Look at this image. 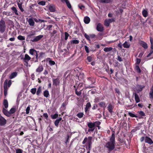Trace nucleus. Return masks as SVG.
<instances>
[{"label": "nucleus", "mask_w": 153, "mask_h": 153, "mask_svg": "<svg viewBox=\"0 0 153 153\" xmlns=\"http://www.w3.org/2000/svg\"><path fill=\"white\" fill-rule=\"evenodd\" d=\"M115 132L113 131H112L111 136L110 138L109 141L106 143L105 146L108 149V150L110 152L114 149L115 148Z\"/></svg>", "instance_id": "1"}, {"label": "nucleus", "mask_w": 153, "mask_h": 153, "mask_svg": "<svg viewBox=\"0 0 153 153\" xmlns=\"http://www.w3.org/2000/svg\"><path fill=\"white\" fill-rule=\"evenodd\" d=\"M6 27L5 21L2 19L0 20V32L3 33L5 31Z\"/></svg>", "instance_id": "2"}, {"label": "nucleus", "mask_w": 153, "mask_h": 153, "mask_svg": "<svg viewBox=\"0 0 153 153\" xmlns=\"http://www.w3.org/2000/svg\"><path fill=\"white\" fill-rule=\"evenodd\" d=\"M87 125L89 128L88 130V132L93 131L95 128V124L92 122H88Z\"/></svg>", "instance_id": "3"}, {"label": "nucleus", "mask_w": 153, "mask_h": 153, "mask_svg": "<svg viewBox=\"0 0 153 153\" xmlns=\"http://www.w3.org/2000/svg\"><path fill=\"white\" fill-rule=\"evenodd\" d=\"M7 120L0 115V126H5L7 123Z\"/></svg>", "instance_id": "4"}, {"label": "nucleus", "mask_w": 153, "mask_h": 153, "mask_svg": "<svg viewBox=\"0 0 153 153\" xmlns=\"http://www.w3.org/2000/svg\"><path fill=\"white\" fill-rule=\"evenodd\" d=\"M7 80L6 79L4 84V95L5 96H6L7 94V91L8 89L7 87Z\"/></svg>", "instance_id": "5"}, {"label": "nucleus", "mask_w": 153, "mask_h": 153, "mask_svg": "<svg viewBox=\"0 0 153 153\" xmlns=\"http://www.w3.org/2000/svg\"><path fill=\"white\" fill-rule=\"evenodd\" d=\"M31 57L27 54H25V57L23 58L22 57L21 59L23 60L24 62H25L27 65L28 64V61L30 59Z\"/></svg>", "instance_id": "6"}, {"label": "nucleus", "mask_w": 153, "mask_h": 153, "mask_svg": "<svg viewBox=\"0 0 153 153\" xmlns=\"http://www.w3.org/2000/svg\"><path fill=\"white\" fill-rule=\"evenodd\" d=\"M96 29L98 31L102 32L104 30V27L101 23H99L97 26Z\"/></svg>", "instance_id": "7"}, {"label": "nucleus", "mask_w": 153, "mask_h": 153, "mask_svg": "<svg viewBox=\"0 0 153 153\" xmlns=\"http://www.w3.org/2000/svg\"><path fill=\"white\" fill-rule=\"evenodd\" d=\"M88 138L89 140L88 141L87 143L86 144L88 146L86 148L87 149L90 150L91 148V140L92 139V137H88Z\"/></svg>", "instance_id": "8"}, {"label": "nucleus", "mask_w": 153, "mask_h": 153, "mask_svg": "<svg viewBox=\"0 0 153 153\" xmlns=\"http://www.w3.org/2000/svg\"><path fill=\"white\" fill-rule=\"evenodd\" d=\"M61 1L63 3H65L68 7L69 9H72L71 5L68 0H61Z\"/></svg>", "instance_id": "9"}, {"label": "nucleus", "mask_w": 153, "mask_h": 153, "mask_svg": "<svg viewBox=\"0 0 153 153\" xmlns=\"http://www.w3.org/2000/svg\"><path fill=\"white\" fill-rule=\"evenodd\" d=\"M139 44L145 49H146L148 48V46L147 44L145 42L142 41H140L139 43Z\"/></svg>", "instance_id": "10"}, {"label": "nucleus", "mask_w": 153, "mask_h": 153, "mask_svg": "<svg viewBox=\"0 0 153 153\" xmlns=\"http://www.w3.org/2000/svg\"><path fill=\"white\" fill-rule=\"evenodd\" d=\"M43 37L42 35H39L38 36L35 37L34 38L31 40V41L33 42H36L39 40L41 39Z\"/></svg>", "instance_id": "11"}, {"label": "nucleus", "mask_w": 153, "mask_h": 153, "mask_svg": "<svg viewBox=\"0 0 153 153\" xmlns=\"http://www.w3.org/2000/svg\"><path fill=\"white\" fill-rule=\"evenodd\" d=\"M145 142L149 144H152L153 143V141L149 137L146 136L145 137Z\"/></svg>", "instance_id": "12"}, {"label": "nucleus", "mask_w": 153, "mask_h": 153, "mask_svg": "<svg viewBox=\"0 0 153 153\" xmlns=\"http://www.w3.org/2000/svg\"><path fill=\"white\" fill-rule=\"evenodd\" d=\"M48 9L51 12H55L56 11V8L55 6L51 4L49 6Z\"/></svg>", "instance_id": "13"}, {"label": "nucleus", "mask_w": 153, "mask_h": 153, "mask_svg": "<svg viewBox=\"0 0 153 153\" xmlns=\"http://www.w3.org/2000/svg\"><path fill=\"white\" fill-rule=\"evenodd\" d=\"M53 84L56 86L59 84V78H57L55 79H53Z\"/></svg>", "instance_id": "14"}, {"label": "nucleus", "mask_w": 153, "mask_h": 153, "mask_svg": "<svg viewBox=\"0 0 153 153\" xmlns=\"http://www.w3.org/2000/svg\"><path fill=\"white\" fill-rule=\"evenodd\" d=\"M44 67L42 65H39L38 68L36 69V72L40 73L43 70Z\"/></svg>", "instance_id": "15"}, {"label": "nucleus", "mask_w": 153, "mask_h": 153, "mask_svg": "<svg viewBox=\"0 0 153 153\" xmlns=\"http://www.w3.org/2000/svg\"><path fill=\"white\" fill-rule=\"evenodd\" d=\"M2 112L7 117H10L9 111H8L5 108H3Z\"/></svg>", "instance_id": "16"}, {"label": "nucleus", "mask_w": 153, "mask_h": 153, "mask_svg": "<svg viewBox=\"0 0 153 153\" xmlns=\"http://www.w3.org/2000/svg\"><path fill=\"white\" fill-rule=\"evenodd\" d=\"M62 120V117H59L54 122V124L55 125L56 127H58L59 126V122L61 120Z\"/></svg>", "instance_id": "17"}, {"label": "nucleus", "mask_w": 153, "mask_h": 153, "mask_svg": "<svg viewBox=\"0 0 153 153\" xmlns=\"http://www.w3.org/2000/svg\"><path fill=\"white\" fill-rule=\"evenodd\" d=\"M74 87L75 88V91L76 94L78 96H80L81 94V91H82V89L81 90L79 91H77V88H76L75 86H74Z\"/></svg>", "instance_id": "18"}, {"label": "nucleus", "mask_w": 153, "mask_h": 153, "mask_svg": "<svg viewBox=\"0 0 153 153\" xmlns=\"http://www.w3.org/2000/svg\"><path fill=\"white\" fill-rule=\"evenodd\" d=\"M113 108L114 107L111 104H109L108 106V111L111 114L113 112Z\"/></svg>", "instance_id": "19"}, {"label": "nucleus", "mask_w": 153, "mask_h": 153, "mask_svg": "<svg viewBox=\"0 0 153 153\" xmlns=\"http://www.w3.org/2000/svg\"><path fill=\"white\" fill-rule=\"evenodd\" d=\"M134 96L135 100L136 103H138L140 102V99L138 94L136 93H134Z\"/></svg>", "instance_id": "20"}, {"label": "nucleus", "mask_w": 153, "mask_h": 153, "mask_svg": "<svg viewBox=\"0 0 153 153\" xmlns=\"http://www.w3.org/2000/svg\"><path fill=\"white\" fill-rule=\"evenodd\" d=\"M3 104L4 107V108H7L8 107V103L7 99H4L3 100Z\"/></svg>", "instance_id": "21"}, {"label": "nucleus", "mask_w": 153, "mask_h": 153, "mask_svg": "<svg viewBox=\"0 0 153 153\" xmlns=\"http://www.w3.org/2000/svg\"><path fill=\"white\" fill-rule=\"evenodd\" d=\"M90 18L88 16H86L84 17V21L85 24H88L90 22Z\"/></svg>", "instance_id": "22"}, {"label": "nucleus", "mask_w": 153, "mask_h": 153, "mask_svg": "<svg viewBox=\"0 0 153 153\" xmlns=\"http://www.w3.org/2000/svg\"><path fill=\"white\" fill-rule=\"evenodd\" d=\"M11 10L12 11L13 13L17 16L19 15L18 13V12L16 8L14 7H13L11 8Z\"/></svg>", "instance_id": "23"}, {"label": "nucleus", "mask_w": 153, "mask_h": 153, "mask_svg": "<svg viewBox=\"0 0 153 153\" xmlns=\"http://www.w3.org/2000/svg\"><path fill=\"white\" fill-rule=\"evenodd\" d=\"M29 25L30 26H33L34 25L35 22L34 20L32 18H30L28 21Z\"/></svg>", "instance_id": "24"}, {"label": "nucleus", "mask_w": 153, "mask_h": 153, "mask_svg": "<svg viewBox=\"0 0 153 153\" xmlns=\"http://www.w3.org/2000/svg\"><path fill=\"white\" fill-rule=\"evenodd\" d=\"M113 0H99V1L101 3H108L112 2Z\"/></svg>", "instance_id": "25"}, {"label": "nucleus", "mask_w": 153, "mask_h": 153, "mask_svg": "<svg viewBox=\"0 0 153 153\" xmlns=\"http://www.w3.org/2000/svg\"><path fill=\"white\" fill-rule=\"evenodd\" d=\"M17 74V72H13L9 76V78L10 79H12L16 77Z\"/></svg>", "instance_id": "26"}, {"label": "nucleus", "mask_w": 153, "mask_h": 153, "mask_svg": "<svg viewBox=\"0 0 153 153\" xmlns=\"http://www.w3.org/2000/svg\"><path fill=\"white\" fill-rule=\"evenodd\" d=\"M151 91L149 93V97L151 99H153V86L151 88Z\"/></svg>", "instance_id": "27"}, {"label": "nucleus", "mask_w": 153, "mask_h": 153, "mask_svg": "<svg viewBox=\"0 0 153 153\" xmlns=\"http://www.w3.org/2000/svg\"><path fill=\"white\" fill-rule=\"evenodd\" d=\"M16 109L15 107H14L11 108L9 111L10 114H10H13L16 111Z\"/></svg>", "instance_id": "28"}, {"label": "nucleus", "mask_w": 153, "mask_h": 153, "mask_svg": "<svg viewBox=\"0 0 153 153\" xmlns=\"http://www.w3.org/2000/svg\"><path fill=\"white\" fill-rule=\"evenodd\" d=\"M91 104L90 102H88L86 104V107L85 108V112L87 111L89 108L91 107Z\"/></svg>", "instance_id": "29"}, {"label": "nucleus", "mask_w": 153, "mask_h": 153, "mask_svg": "<svg viewBox=\"0 0 153 153\" xmlns=\"http://www.w3.org/2000/svg\"><path fill=\"white\" fill-rule=\"evenodd\" d=\"M145 86H142L141 85H137V90L139 91H141Z\"/></svg>", "instance_id": "30"}, {"label": "nucleus", "mask_w": 153, "mask_h": 153, "mask_svg": "<svg viewBox=\"0 0 153 153\" xmlns=\"http://www.w3.org/2000/svg\"><path fill=\"white\" fill-rule=\"evenodd\" d=\"M43 95L46 98L48 97L49 96V93L48 91L47 90L43 92Z\"/></svg>", "instance_id": "31"}, {"label": "nucleus", "mask_w": 153, "mask_h": 153, "mask_svg": "<svg viewBox=\"0 0 153 153\" xmlns=\"http://www.w3.org/2000/svg\"><path fill=\"white\" fill-rule=\"evenodd\" d=\"M98 105L101 107L105 108L106 107V103L104 102H99Z\"/></svg>", "instance_id": "32"}, {"label": "nucleus", "mask_w": 153, "mask_h": 153, "mask_svg": "<svg viewBox=\"0 0 153 153\" xmlns=\"http://www.w3.org/2000/svg\"><path fill=\"white\" fill-rule=\"evenodd\" d=\"M37 52L34 49H30L29 50V53L31 55H33L34 54L35 55V54Z\"/></svg>", "instance_id": "33"}, {"label": "nucleus", "mask_w": 153, "mask_h": 153, "mask_svg": "<svg viewBox=\"0 0 153 153\" xmlns=\"http://www.w3.org/2000/svg\"><path fill=\"white\" fill-rule=\"evenodd\" d=\"M123 46L124 48H129L130 46V44L127 42L126 41L123 44Z\"/></svg>", "instance_id": "34"}, {"label": "nucleus", "mask_w": 153, "mask_h": 153, "mask_svg": "<svg viewBox=\"0 0 153 153\" xmlns=\"http://www.w3.org/2000/svg\"><path fill=\"white\" fill-rule=\"evenodd\" d=\"M36 34V32L34 30H32L31 31L30 34L27 35V36L28 38H30L32 36Z\"/></svg>", "instance_id": "35"}, {"label": "nucleus", "mask_w": 153, "mask_h": 153, "mask_svg": "<svg viewBox=\"0 0 153 153\" xmlns=\"http://www.w3.org/2000/svg\"><path fill=\"white\" fill-rule=\"evenodd\" d=\"M142 13L143 16L145 17H147L148 15V12L145 10H144L143 11Z\"/></svg>", "instance_id": "36"}, {"label": "nucleus", "mask_w": 153, "mask_h": 153, "mask_svg": "<svg viewBox=\"0 0 153 153\" xmlns=\"http://www.w3.org/2000/svg\"><path fill=\"white\" fill-rule=\"evenodd\" d=\"M113 49L112 47H106L104 49V51L105 52H109Z\"/></svg>", "instance_id": "37"}, {"label": "nucleus", "mask_w": 153, "mask_h": 153, "mask_svg": "<svg viewBox=\"0 0 153 153\" xmlns=\"http://www.w3.org/2000/svg\"><path fill=\"white\" fill-rule=\"evenodd\" d=\"M135 69L137 72L138 73H140L141 72V70L140 69L139 66L138 65H136Z\"/></svg>", "instance_id": "38"}, {"label": "nucleus", "mask_w": 153, "mask_h": 153, "mask_svg": "<svg viewBox=\"0 0 153 153\" xmlns=\"http://www.w3.org/2000/svg\"><path fill=\"white\" fill-rule=\"evenodd\" d=\"M17 4L18 5V7L21 10L22 12L24 11V10H23V8L22 7V3H19V2H18Z\"/></svg>", "instance_id": "39"}, {"label": "nucleus", "mask_w": 153, "mask_h": 153, "mask_svg": "<svg viewBox=\"0 0 153 153\" xmlns=\"http://www.w3.org/2000/svg\"><path fill=\"white\" fill-rule=\"evenodd\" d=\"M149 38L151 43L150 48L151 49H153V39L151 37H150Z\"/></svg>", "instance_id": "40"}, {"label": "nucleus", "mask_w": 153, "mask_h": 153, "mask_svg": "<svg viewBox=\"0 0 153 153\" xmlns=\"http://www.w3.org/2000/svg\"><path fill=\"white\" fill-rule=\"evenodd\" d=\"M79 41L78 40L75 39L71 41V44H78L79 43Z\"/></svg>", "instance_id": "41"}, {"label": "nucleus", "mask_w": 153, "mask_h": 153, "mask_svg": "<svg viewBox=\"0 0 153 153\" xmlns=\"http://www.w3.org/2000/svg\"><path fill=\"white\" fill-rule=\"evenodd\" d=\"M42 92V88L40 86H39L38 88L37 91L36 93V95L38 96H39L40 95V93Z\"/></svg>", "instance_id": "42"}, {"label": "nucleus", "mask_w": 153, "mask_h": 153, "mask_svg": "<svg viewBox=\"0 0 153 153\" xmlns=\"http://www.w3.org/2000/svg\"><path fill=\"white\" fill-rule=\"evenodd\" d=\"M110 23L108 19H105L104 22V24L106 26L108 27L109 26Z\"/></svg>", "instance_id": "43"}, {"label": "nucleus", "mask_w": 153, "mask_h": 153, "mask_svg": "<svg viewBox=\"0 0 153 153\" xmlns=\"http://www.w3.org/2000/svg\"><path fill=\"white\" fill-rule=\"evenodd\" d=\"M83 115H84V114L83 113L80 112V113H78L77 114L76 116L79 118H81L83 117Z\"/></svg>", "instance_id": "44"}, {"label": "nucleus", "mask_w": 153, "mask_h": 153, "mask_svg": "<svg viewBox=\"0 0 153 153\" xmlns=\"http://www.w3.org/2000/svg\"><path fill=\"white\" fill-rule=\"evenodd\" d=\"M58 117V114L57 113H55L53 115H51V117L52 119H56Z\"/></svg>", "instance_id": "45"}, {"label": "nucleus", "mask_w": 153, "mask_h": 153, "mask_svg": "<svg viewBox=\"0 0 153 153\" xmlns=\"http://www.w3.org/2000/svg\"><path fill=\"white\" fill-rule=\"evenodd\" d=\"M18 39L20 40H25V37L24 36H23L21 35H19L17 37Z\"/></svg>", "instance_id": "46"}, {"label": "nucleus", "mask_w": 153, "mask_h": 153, "mask_svg": "<svg viewBox=\"0 0 153 153\" xmlns=\"http://www.w3.org/2000/svg\"><path fill=\"white\" fill-rule=\"evenodd\" d=\"M36 88H32L30 90V92L33 94H34L36 92Z\"/></svg>", "instance_id": "47"}, {"label": "nucleus", "mask_w": 153, "mask_h": 153, "mask_svg": "<svg viewBox=\"0 0 153 153\" xmlns=\"http://www.w3.org/2000/svg\"><path fill=\"white\" fill-rule=\"evenodd\" d=\"M138 113L141 117L145 116V114L142 111H139Z\"/></svg>", "instance_id": "48"}, {"label": "nucleus", "mask_w": 153, "mask_h": 153, "mask_svg": "<svg viewBox=\"0 0 153 153\" xmlns=\"http://www.w3.org/2000/svg\"><path fill=\"white\" fill-rule=\"evenodd\" d=\"M46 4V2L44 1H40L38 3V4L40 5H41L42 6H44Z\"/></svg>", "instance_id": "49"}, {"label": "nucleus", "mask_w": 153, "mask_h": 153, "mask_svg": "<svg viewBox=\"0 0 153 153\" xmlns=\"http://www.w3.org/2000/svg\"><path fill=\"white\" fill-rule=\"evenodd\" d=\"M128 114L131 117H138L136 116V115H135L134 114L131 112H129L128 113Z\"/></svg>", "instance_id": "50"}, {"label": "nucleus", "mask_w": 153, "mask_h": 153, "mask_svg": "<svg viewBox=\"0 0 153 153\" xmlns=\"http://www.w3.org/2000/svg\"><path fill=\"white\" fill-rule=\"evenodd\" d=\"M3 14L4 15H7V16H9L12 15V14H11V13L10 12H7L4 11L3 12Z\"/></svg>", "instance_id": "51"}, {"label": "nucleus", "mask_w": 153, "mask_h": 153, "mask_svg": "<svg viewBox=\"0 0 153 153\" xmlns=\"http://www.w3.org/2000/svg\"><path fill=\"white\" fill-rule=\"evenodd\" d=\"M57 32V31L55 30H53L52 32H50V33H51V37H52L54 36V34L56 33Z\"/></svg>", "instance_id": "52"}, {"label": "nucleus", "mask_w": 153, "mask_h": 153, "mask_svg": "<svg viewBox=\"0 0 153 153\" xmlns=\"http://www.w3.org/2000/svg\"><path fill=\"white\" fill-rule=\"evenodd\" d=\"M23 150L20 149H16V153H22Z\"/></svg>", "instance_id": "53"}, {"label": "nucleus", "mask_w": 153, "mask_h": 153, "mask_svg": "<svg viewBox=\"0 0 153 153\" xmlns=\"http://www.w3.org/2000/svg\"><path fill=\"white\" fill-rule=\"evenodd\" d=\"M92 57L91 56H88L87 57V59L89 62H91L92 60Z\"/></svg>", "instance_id": "54"}, {"label": "nucleus", "mask_w": 153, "mask_h": 153, "mask_svg": "<svg viewBox=\"0 0 153 153\" xmlns=\"http://www.w3.org/2000/svg\"><path fill=\"white\" fill-rule=\"evenodd\" d=\"M87 80L91 82V84L94 83V82L93 81L94 78L92 77H88L87 78Z\"/></svg>", "instance_id": "55"}, {"label": "nucleus", "mask_w": 153, "mask_h": 153, "mask_svg": "<svg viewBox=\"0 0 153 153\" xmlns=\"http://www.w3.org/2000/svg\"><path fill=\"white\" fill-rule=\"evenodd\" d=\"M84 36L85 38L88 40L90 41V35L88 36L86 33H85L84 34Z\"/></svg>", "instance_id": "56"}, {"label": "nucleus", "mask_w": 153, "mask_h": 153, "mask_svg": "<svg viewBox=\"0 0 153 153\" xmlns=\"http://www.w3.org/2000/svg\"><path fill=\"white\" fill-rule=\"evenodd\" d=\"M153 53V49H151L149 53L148 54L147 57H149L151 56V55Z\"/></svg>", "instance_id": "57"}, {"label": "nucleus", "mask_w": 153, "mask_h": 153, "mask_svg": "<svg viewBox=\"0 0 153 153\" xmlns=\"http://www.w3.org/2000/svg\"><path fill=\"white\" fill-rule=\"evenodd\" d=\"M65 40H67L68 39V36H69V34L67 32H65Z\"/></svg>", "instance_id": "58"}, {"label": "nucleus", "mask_w": 153, "mask_h": 153, "mask_svg": "<svg viewBox=\"0 0 153 153\" xmlns=\"http://www.w3.org/2000/svg\"><path fill=\"white\" fill-rule=\"evenodd\" d=\"M141 59L139 58H137L135 64L138 65L141 62Z\"/></svg>", "instance_id": "59"}, {"label": "nucleus", "mask_w": 153, "mask_h": 153, "mask_svg": "<svg viewBox=\"0 0 153 153\" xmlns=\"http://www.w3.org/2000/svg\"><path fill=\"white\" fill-rule=\"evenodd\" d=\"M94 123L95 124V126H99L101 124V123L99 121H96L94 122Z\"/></svg>", "instance_id": "60"}, {"label": "nucleus", "mask_w": 153, "mask_h": 153, "mask_svg": "<svg viewBox=\"0 0 153 153\" xmlns=\"http://www.w3.org/2000/svg\"><path fill=\"white\" fill-rule=\"evenodd\" d=\"M49 63L50 65H54L55 64V62L52 60H50L49 61Z\"/></svg>", "instance_id": "61"}, {"label": "nucleus", "mask_w": 153, "mask_h": 153, "mask_svg": "<svg viewBox=\"0 0 153 153\" xmlns=\"http://www.w3.org/2000/svg\"><path fill=\"white\" fill-rule=\"evenodd\" d=\"M12 84L11 80H10L8 81H7V87H10Z\"/></svg>", "instance_id": "62"}, {"label": "nucleus", "mask_w": 153, "mask_h": 153, "mask_svg": "<svg viewBox=\"0 0 153 153\" xmlns=\"http://www.w3.org/2000/svg\"><path fill=\"white\" fill-rule=\"evenodd\" d=\"M98 107V105L97 104H94L93 105V106L92 108V109L93 110H95Z\"/></svg>", "instance_id": "63"}, {"label": "nucleus", "mask_w": 153, "mask_h": 153, "mask_svg": "<svg viewBox=\"0 0 153 153\" xmlns=\"http://www.w3.org/2000/svg\"><path fill=\"white\" fill-rule=\"evenodd\" d=\"M117 59L120 62L123 61V60L122 58L120 56H117Z\"/></svg>", "instance_id": "64"}]
</instances>
